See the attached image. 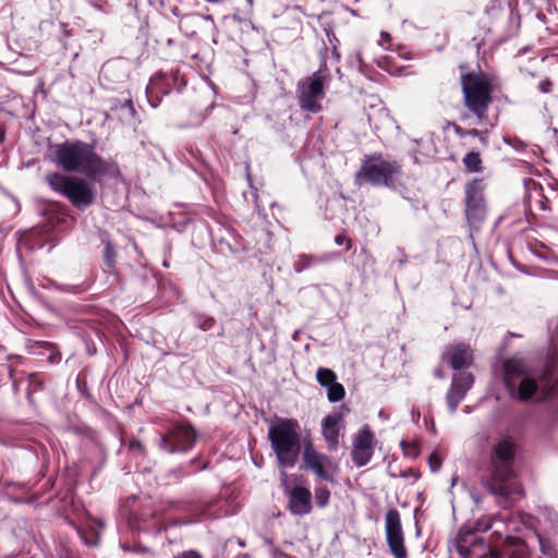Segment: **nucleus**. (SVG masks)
I'll return each mask as SVG.
<instances>
[{"mask_svg":"<svg viewBox=\"0 0 558 558\" xmlns=\"http://www.w3.org/2000/svg\"><path fill=\"white\" fill-rule=\"evenodd\" d=\"M465 170L470 173H477L483 170V162L481 156L476 151L468 153L462 160Z\"/></svg>","mask_w":558,"mask_h":558,"instance_id":"obj_21","label":"nucleus"},{"mask_svg":"<svg viewBox=\"0 0 558 558\" xmlns=\"http://www.w3.org/2000/svg\"><path fill=\"white\" fill-rule=\"evenodd\" d=\"M336 254L325 255V256H313V255H301L298 260L294 263L293 268L296 272H302L303 270L310 268L314 264L328 262Z\"/></svg>","mask_w":558,"mask_h":558,"instance_id":"obj_19","label":"nucleus"},{"mask_svg":"<svg viewBox=\"0 0 558 558\" xmlns=\"http://www.w3.org/2000/svg\"><path fill=\"white\" fill-rule=\"evenodd\" d=\"M373 457V450L359 449L353 447L351 451V458L356 466L366 465Z\"/></svg>","mask_w":558,"mask_h":558,"instance_id":"obj_22","label":"nucleus"},{"mask_svg":"<svg viewBox=\"0 0 558 558\" xmlns=\"http://www.w3.org/2000/svg\"><path fill=\"white\" fill-rule=\"evenodd\" d=\"M174 558H202L201 554L195 550H187L179 556H175Z\"/></svg>","mask_w":558,"mask_h":558,"instance_id":"obj_32","label":"nucleus"},{"mask_svg":"<svg viewBox=\"0 0 558 558\" xmlns=\"http://www.w3.org/2000/svg\"><path fill=\"white\" fill-rule=\"evenodd\" d=\"M284 470L286 469H281V471H280V485L282 487L284 495L288 496L289 492H291V489H293V486L290 485L289 476Z\"/></svg>","mask_w":558,"mask_h":558,"instance_id":"obj_28","label":"nucleus"},{"mask_svg":"<svg viewBox=\"0 0 558 558\" xmlns=\"http://www.w3.org/2000/svg\"><path fill=\"white\" fill-rule=\"evenodd\" d=\"M129 448L131 451H138V452L143 451V445L140 440H132L129 445Z\"/></svg>","mask_w":558,"mask_h":558,"instance_id":"obj_34","label":"nucleus"},{"mask_svg":"<svg viewBox=\"0 0 558 558\" xmlns=\"http://www.w3.org/2000/svg\"><path fill=\"white\" fill-rule=\"evenodd\" d=\"M553 83L549 80H544L538 84V88L542 93H549L551 90Z\"/></svg>","mask_w":558,"mask_h":558,"instance_id":"obj_31","label":"nucleus"},{"mask_svg":"<svg viewBox=\"0 0 558 558\" xmlns=\"http://www.w3.org/2000/svg\"><path fill=\"white\" fill-rule=\"evenodd\" d=\"M53 161L65 172H78L87 179L100 182L105 175L119 173L117 163L99 156L88 143L73 140L54 146Z\"/></svg>","mask_w":558,"mask_h":558,"instance_id":"obj_1","label":"nucleus"},{"mask_svg":"<svg viewBox=\"0 0 558 558\" xmlns=\"http://www.w3.org/2000/svg\"><path fill=\"white\" fill-rule=\"evenodd\" d=\"M300 107L310 112H318L322 109L319 100L324 98V76L320 71L298 84Z\"/></svg>","mask_w":558,"mask_h":558,"instance_id":"obj_10","label":"nucleus"},{"mask_svg":"<svg viewBox=\"0 0 558 558\" xmlns=\"http://www.w3.org/2000/svg\"><path fill=\"white\" fill-rule=\"evenodd\" d=\"M335 243L337 245H342V244H345L347 245V250H350L352 247V241L350 239H348L344 234H338L336 235L335 238Z\"/></svg>","mask_w":558,"mask_h":558,"instance_id":"obj_29","label":"nucleus"},{"mask_svg":"<svg viewBox=\"0 0 558 558\" xmlns=\"http://www.w3.org/2000/svg\"><path fill=\"white\" fill-rule=\"evenodd\" d=\"M327 391V398L330 402H338L344 397V388L341 384L335 381L331 384Z\"/></svg>","mask_w":558,"mask_h":558,"instance_id":"obj_24","label":"nucleus"},{"mask_svg":"<svg viewBox=\"0 0 558 558\" xmlns=\"http://www.w3.org/2000/svg\"><path fill=\"white\" fill-rule=\"evenodd\" d=\"M303 462L318 478L333 483L338 465L326 454L319 453L312 444L303 449Z\"/></svg>","mask_w":558,"mask_h":558,"instance_id":"obj_11","label":"nucleus"},{"mask_svg":"<svg viewBox=\"0 0 558 558\" xmlns=\"http://www.w3.org/2000/svg\"><path fill=\"white\" fill-rule=\"evenodd\" d=\"M288 509L293 515L303 517L311 513L313 509L312 493L308 488L303 486H293L289 492Z\"/></svg>","mask_w":558,"mask_h":558,"instance_id":"obj_17","label":"nucleus"},{"mask_svg":"<svg viewBox=\"0 0 558 558\" xmlns=\"http://www.w3.org/2000/svg\"><path fill=\"white\" fill-rule=\"evenodd\" d=\"M374 435L368 427L359 430L353 440V447L365 450H373Z\"/></svg>","mask_w":558,"mask_h":558,"instance_id":"obj_20","label":"nucleus"},{"mask_svg":"<svg viewBox=\"0 0 558 558\" xmlns=\"http://www.w3.org/2000/svg\"><path fill=\"white\" fill-rule=\"evenodd\" d=\"M268 439L278 466L293 468L302 449L299 422L294 418L278 417L268 428Z\"/></svg>","mask_w":558,"mask_h":558,"instance_id":"obj_5","label":"nucleus"},{"mask_svg":"<svg viewBox=\"0 0 558 558\" xmlns=\"http://www.w3.org/2000/svg\"><path fill=\"white\" fill-rule=\"evenodd\" d=\"M194 323L197 328L207 331L214 327L216 320L210 316L196 314L194 315Z\"/></svg>","mask_w":558,"mask_h":558,"instance_id":"obj_27","label":"nucleus"},{"mask_svg":"<svg viewBox=\"0 0 558 558\" xmlns=\"http://www.w3.org/2000/svg\"><path fill=\"white\" fill-rule=\"evenodd\" d=\"M485 184L482 179H472L464 187L465 217L471 226L482 223L487 214L484 197Z\"/></svg>","mask_w":558,"mask_h":558,"instance_id":"obj_8","label":"nucleus"},{"mask_svg":"<svg viewBox=\"0 0 558 558\" xmlns=\"http://www.w3.org/2000/svg\"><path fill=\"white\" fill-rule=\"evenodd\" d=\"M460 84L464 107L476 118L477 124H484L488 118V108L493 102L494 76L481 70L462 72Z\"/></svg>","mask_w":558,"mask_h":558,"instance_id":"obj_4","label":"nucleus"},{"mask_svg":"<svg viewBox=\"0 0 558 558\" xmlns=\"http://www.w3.org/2000/svg\"><path fill=\"white\" fill-rule=\"evenodd\" d=\"M473 384L474 377L471 373L460 372L453 375L450 388L446 395L447 405L451 413L456 412Z\"/></svg>","mask_w":558,"mask_h":558,"instance_id":"obj_14","label":"nucleus"},{"mask_svg":"<svg viewBox=\"0 0 558 558\" xmlns=\"http://www.w3.org/2000/svg\"><path fill=\"white\" fill-rule=\"evenodd\" d=\"M29 386L32 391L38 390L43 386V381L35 374L29 375Z\"/></svg>","mask_w":558,"mask_h":558,"instance_id":"obj_30","label":"nucleus"},{"mask_svg":"<svg viewBox=\"0 0 558 558\" xmlns=\"http://www.w3.org/2000/svg\"><path fill=\"white\" fill-rule=\"evenodd\" d=\"M316 379L323 387H329L336 381L337 376L330 368L319 367L316 372Z\"/></svg>","mask_w":558,"mask_h":558,"instance_id":"obj_23","label":"nucleus"},{"mask_svg":"<svg viewBox=\"0 0 558 558\" xmlns=\"http://www.w3.org/2000/svg\"><path fill=\"white\" fill-rule=\"evenodd\" d=\"M412 416H413V420H415V418H416V416H417V417L420 416V412H416V413H415L414 411H412Z\"/></svg>","mask_w":558,"mask_h":558,"instance_id":"obj_40","label":"nucleus"},{"mask_svg":"<svg viewBox=\"0 0 558 558\" xmlns=\"http://www.w3.org/2000/svg\"><path fill=\"white\" fill-rule=\"evenodd\" d=\"M478 137H480L481 142H482L484 145H486V144H487V138H486V136L484 135V133H483V132H482V135H480Z\"/></svg>","mask_w":558,"mask_h":558,"instance_id":"obj_39","label":"nucleus"},{"mask_svg":"<svg viewBox=\"0 0 558 558\" xmlns=\"http://www.w3.org/2000/svg\"><path fill=\"white\" fill-rule=\"evenodd\" d=\"M458 551L463 558H484L487 554H490L492 558H506V549L501 555L497 554L483 537L470 531L460 536Z\"/></svg>","mask_w":558,"mask_h":558,"instance_id":"obj_13","label":"nucleus"},{"mask_svg":"<svg viewBox=\"0 0 558 558\" xmlns=\"http://www.w3.org/2000/svg\"><path fill=\"white\" fill-rule=\"evenodd\" d=\"M542 558H558V549L548 534H537ZM506 558H531L527 546L522 541H515L512 547H507Z\"/></svg>","mask_w":558,"mask_h":558,"instance_id":"obj_15","label":"nucleus"},{"mask_svg":"<svg viewBox=\"0 0 558 558\" xmlns=\"http://www.w3.org/2000/svg\"><path fill=\"white\" fill-rule=\"evenodd\" d=\"M2 351V347L0 345V352Z\"/></svg>","mask_w":558,"mask_h":558,"instance_id":"obj_43","label":"nucleus"},{"mask_svg":"<svg viewBox=\"0 0 558 558\" xmlns=\"http://www.w3.org/2000/svg\"><path fill=\"white\" fill-rule=\"evenodd\" d=\"M342 422L340 412H332L324 417L322 422V433L328 448L335 450L339 445V425Z\"/></svg>","mask_w":558,"mask_h":558,"instance_id":"obj_18","label":"nucleus"},{"mask_svg":"<svg viewBox=\"0 0 558 558\" xmlns=\"http://www.w3.org/2000/svg\"><path fill=\"white\" fill-rule=\"evenodd\" d=\"M442 360L454 371L466 368L473 363V350L464 342L453 343L446 347Z\"/></svg>","mask_w":558,"mask_h":558,"instance_id":"obj_16","label":"nucleus"},{"mask_svg":"<svg viewBox=\"0 0 558 558\" xmlns=\"http://www.w3.org/2000/svg\"><path fill=\"white\" fill-rule=\"evenodd\" d=\"M466 135L480 136V135H482V132L476 129H471V130L466 131Z\"/></svg>","mask_w":558,"mask_h":558,"instance_id":"obj_37","label":"nucleus"},{"mask_svg":"<svg viewBox=\"0 0 558 558\" xmlns=\"http://www.w3.org/2000/svg\"><path fill=\"white\" fill-rule=\"evenodd\" d=\"M476 554H481V547L480 546L476 547Z\"/></svg>","mask_w":558,"mask_h":558,"instance_id":"obj_41","label":"nucleus"},{"mask_svg":"<svg viewBox=\"0 0 558 558\" xmlns=\"http://www.w3.org/2000/svg\"><path fill=\"white\" fill-rule=\"evenodd\" d=\"M435 374H436L438 377H441L440 372H436Z\"/></svg>","mask_w":558,"mask_h":558,"instance_id":"obj_42","label":"nucleus"},{"mask_svg":"<svg viewBox=\"0 0 558 558\" xmlns=\"http://www.w3.org/2000/svg\"><path fill=\"white\" fill-rule=\"evenodd\" d=\"M116 250L111 242H107L104 248V263L108 270H112L116 265Z\"/></svg>","mask_w":558,"mask_h":558,"instance_id":"obj_25","label":"nucleus"},{"mask_svg":"<svg viewBox=\"0 0 558 558\" xmlns=\"http://www.w3.org/2000/svg\"><path fill=\"white\" fill-rule=\"evenodd\" d=\"M124 107H126V108H128L129 112H130L132 116H134V114H135V109H134V107H133V102H132V100H131V99H129V100H126V101L124 102Z\"/></svg>","mask_w":558,"mask_h":558,"instance_id":"obj_35","label":"nucleus"},{"mask_svg":"<svg viewBox=\"0 0 558 558\" xmlns=\"http://www.w3.org/2000/svg\"><path fill=\"white\" fill-rule=\"evenodd\" d=\"M46 182L51 190L66 197L77 209L89 207L96 199L94 186L83 178L50 172L46 174Z\"/></svg>","mask_w":558,"mask_h":558,"instance_id":"obj_6","label":"nucleus"},{"mask_svg":"<svg viewBox=\"0 0 558 558\" xmlns=\"http://www.w3.org/2000/svg\"><path fill=\"white\" fill-rule=\"evenodd\" d=\"M195 440V432L187 423H174L161 434L159 447L169 453L184 452L193 448Z\"/></svg>","mask_w":558,"mask_h":558,"instance_id":"obj_9","label":"nucleus"},{"mask_svg":"<svg viewBox=\"0 0 558 558\" xmlns=\"http://www.w3.org/2000/svg\"><path fill=\"white\" fill-rule=\"evenodd\" d=\"M454 132L456 134H458L459 136H464L466 135V131H464L461 126L459 125H454Z\"/></svg>","mask_w":558,"mask_h":558,"instance_id":"obj_36","label":"nucleus"},{"mask_svg":"<svg viewBox=\"0 0 558 558\" xmlns=\"http://www.w3.org/2000/svg\"><path fill=\"white\" fill-rule=\"evenodd\" d=\"M505 368L509 381L513 375L521 377L518 385V397L521 401H527L532 397L539 401L558 399V356L555 355L546 365L538 380L526 374L520 361H508Z\"/></svg>","mask_w":558,"mask_h":558,"instance_id":"obj_2","label":"nucleus"},{"mask_svg":"<svg viewBox=\"0 0 558 558\" xmlns=\"http://www.w3.org/2000/svg\"><path fill=\"white\" fill-rule=\"evenodd\" d=\"M399 172L400 166L397 162L385 160L380 154H374L365 157L355 180H363L374 186H392Z\"/></svg>","mask_w":558,"mask_h":558,"instance_id":"obj_7","label":"nucleus"},{"mask_svg":"<svg viewBox=\"0 0 558 558\" xmlns=\"http://www.w3.org/2000/svg\"><path fill=\"white\" fill-rule=\"evenodd\" d=\"M513 460L514 445L507 439L500 440L493 450L492 472L487 484L490 493L505 499L506 502L514 494L522 495L514 478Z\"/></svg>","mask_w":558,"mask_h":558,"instance_id":"obj_3","label":"nucleus"},{"mask_svg":"<svg viewBox=\"0 0 558 558\" xmlns=\"http://www.w3.org/2000/svg\"><path fill=\"white\" fill-rule=\"evenodd\" d=\"M385 531L391 555L395 558H408L400 513L395 508L389 509L385 515Z\"/></svg>","mask_w":558,"mask_h":558,"instance_id":"obj_12","label":"nucleus"},{"mask_svg":"<svg viewBox=\"0 0 558 558\" xmlns=\"http://www.w3.org/2000/svg\"><path fill=\"white\" fill-rule=\"evenodd\" d=\"M330 492L326 486H316L315 501L319 508H325L329 504Z\"/></svg>","mask_w":558,"mask_h":558,"instance_id":"obj_26","label":"nucleus"},{"mask_svg":"<svg viewBox=\"0 0 558 558\" xmlns=\"http://www.w3.org/2000/svg\"><path fill=\"white\" fill-rule=\"evenodd\" d=\"M381 40L383 41H389L390 40V35L387 34V33H381Z\"/></svg>","mask_w":558,"mask_h":558,"instance_id":"obj_38","label":"nucleus"},{"mask_svg":"<svg viewBox=\"0 0 558 558\" xmlns=\"http://www.w3.org/2000/svg\"><path fill=\"white\" fill-rule=\"evenodd\" d=\"M429 464H430V468L432 470L435 472L437 471L439 468H440V460L433 453L430 454L429 457Z\"/></svg>","mask_w":558,"mask_h":558,"instance_id":"obj_33","label":"nucleus"}]
</instances>
